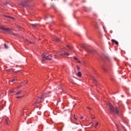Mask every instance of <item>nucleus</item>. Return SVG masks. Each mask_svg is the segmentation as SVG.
Listing matches in <instances>:
<instances>
[{
    "mask_svg": "<svg viewBox=\"0 0 131 131\" xmlns=\"http://www.w3.org/2000/svg\"><path fill=\"white\" fill-rule=\"evenodd\" d=\"M21 87H22V85H21L20 86H18V87H17V89H19Z\"/></svg>",
    "mask_w": 131,
    "mask_h": 131,
    "instance_id": "f704fd0d",
    "label": "nucleus"
},
{
    "mask_svg": "<svg viewBox=\"0 0 131 131\" xmlns=\"http://www.w3.org/2000/svg\"><path fill=\"white\" fill-rule=\"evenodd\" d=\"M83 118V117H82L81 118V119H82Z\"/></svg>",
    "mask_w": 131,
    "mask_h": 131,
    "instance_id": "79ce46f5",
    "label": "nucleus"
},
{
    "mask_svg": "<svg viewBox=\"0 0 131 131\" xmlns=\"http://www.w3.org/2000/svg\"><path fill=\"white\" fill-rule=\"evenodd\" d=\"M13 92H14L13 90H11L10 93H11V94H12V93H13Z\"/></svg>",
    "mask_w": 131,
    "mask_h": 131,
    "instance_id": "c756f323",
    "label": "nucleus"
},
{
    "mask_svg": "<svg viewBox=\"0 0 131 131\" xmlns=\"http://www.w3.org/2000/svg\"><path fill=\"white\" fill-rule=\"evenodd\" d=\"M74 118L75 120H77V118L75 117V115H74Z\"/></svg>",
    "mask_w": 131,
    "mask_h": 131,
    "instance_id": "ea45409f",
    "label": "nucleus"
},
{
    "mask_svg": "<svg viewBox=\"0 0 131 131\" xmlns=\"http://www.w3.org/2000/svg\"><path fill=\"white\" fill-rule=\"evenodd\" d=\"M47 97V95L46 94V93H43V94H42V95H41V96L39 97V98H38V99L37 100V101L38 102V103H41V99H44L45 98Z\"/></svg>",
    "mask_w": 131,
    "mask_h": 131,
    "instance_id": "7ed1b4c3",
    "label": "nucleus"
},
{
    "mask_svg": "<svg viewBox=\"0 0 131 131\" xmlns=\"http://www.w3.org/2000/svg\"><path fill=\"white\" fill-rule=\"evenodd\" d=\"M4 47H5V48L6 49L9 48V47L6 43H4Z\"/></svg>",
    "mask_w": 131,
    "mask_h": 131,
    "instance_id": "9b49d317",
    "label": "nucleus"
},
{
    "mask_svg": "<svg viewBox=\"0 0 131 131\" xmlns=\"http://www.w3.org/2000/svg\"><path fill=\"white\" fill-rule=\"evenodd\" d=\"M4 16L5 17L10 18V19H14V18L13 17H11V16H10L4 15Z\"/></svg>",
    "mask_w": 131,
    "mask_h": 131,
    "instance_id": "423d86ee",
    "label": "nucleus"
},
{
    "mask_svg": "<svg viewBox=\"0 0 131 131\" xmlns=\"http://www.w3.org/2000/svg\"><path fill=\"white\" fill-rule=\"evenodd\" d=\"M77 70H78V71L80 70V68H79V67H78V66H77Z\"/></svg>",
    "mask_w": 131,
    "mask_h": 131,
    "instance_id": "473e14b6",
    "label": "nucleus"
},
{
    "mask_svg": "<svg viewBox=\"0 0 131 131\" xmlns=\"http://www.w3.org/2000/svg\"><path fill=\"white\" fill-rule=\"evenodd\" d=\"M17 27L18 28H20V26H18V25H17Z\"/></svg>",
    "mask_w": 131,
    "mask_h": 131,
    "instance_id": "4c0bfd02",
    "label": "nucleus"
},
{
    "mask_svg": "<svg viewBox=\"0 0 131 131\" xmlns=\"http://www.w3.org/2000/svg\"><path fill=\"white\" fill-rule=\"evenodd\" d=\"M73 58L75 59L76 60H78V59L76 56H73Z\"/></svg>",
    "mask_w": 131,
    "mask_h": 131,
    "instance_id": "f3484780",
    "label": "nucleus"
},
{
    "mask_svg": "<svg viewBox=\"0 0 131 131\" xmlns=\"http://www.w3.org/2000/svg\"><path fill=\"white\" fill-rule=\"evenodd\" d=\"M17 81V80H16V77H14V79H13V81H11V82H13V81Z\"/></svg>",
    "mask_w": 131,
    "mask_h": 131,
    "instance_id": "ddd939ff",
    "label": "nucleus"
},
{
    "mask_svg": "<svg viewBox=\"0 0 131 131\" xmlns=\"http://www.w3.org/2000/svg\"><path fill=\"white\" fill-rule=\"evenodd\" d=\"M66 55V53H61V55H60V56H65Z\"/></svg>",
    "mask_w": 131,
    "mask_h": 131,
    "instance_id": "dca6fc26",
    "label": "nucleus"
},
{
    "mask_svg": "<svg viewBox=\"0 0 131 131\" xmlns=\"http://www.w3.org/2000/svg\"><path fill=\"white\" fill-rule=\"evenodd\" d=\"M6 124H7V125H9V122H8V120H6Z\"/></svg>",
    "mask_w": 131,
    "mask_h": 131,
    "instance_id": "412c9836",
    "label": "nucleus"
},
{
    "mask_svg": "<svg viewBox=\"0 0 131 131\" xmlns=\"http://www.w3.org/2000/svg\"><path fill=\"white\" fill-rule=\"evenodd\" d=\"M23 97V96H17V97H16V98L17 99H19V98H22Z\"/></svg>",
    "mask_w": 131,
    "mask_h": 131,
    "instance_id": "a878e982",
    "label": "nucleus"
},
{
    "mask_svg": "<svg viewBox=\"0 0 131 131\" xmlns=\"http://www.w3.org/2000/svg\"><path fill=\"white\" fill-rule=\"evenodd\" d=\"M87 108H88L89 110H92V108H91V107H89V106H87Z\"/></svg>",
    "mask_w": 131,
    "mask_h": 131,
    "instance_id": "7c9ffc66",
    "label": "nucleus"
},
{
    "mask_svg": "<svg viewBox=\"0 0 131 131\" xmlns=\"http://www.w3.org/2000/svg\"><path fill=\"white\" fill-rule=\"evenodd\" d=\"M112 42H115V43H116V45H119L118 41H116V40H115V39H112Z\"/></svg>",
    "mask_w": 131,
    "mask_h": 131,
    "instance_id": "0eeeda50",
    "label": "nucleus"
},
{
    "mask_svg": "<svg viewBox=\"0 0 131 131\" xmlns=\"http://www.w3.org/2000/svg\"><path fill=\"white\" fill-rule=\"evenodd\" d=\"M92 78L93 79V80H94V81H95L96 82H97V81L96 80V79L93 76H92Z\"/></svg>",
    "mask_w": 131,
    "mask_h": 131,
    "instance_id": "4be33fe9",
    "label": "nucleus"
},
{
    "mask_svg": "<svg viewBox=\"0 0 131 131\" xmlns=\"http://www.w3.org/2000/svg\"><path fill=\"white\" fill-rule=\"evenodd\" d=\"M53 57L52 54H50L49 56H46V54L45 53H43L42 54V61H45L47 60H51L52 58Z\"/></svg>",
    "mask_w": 131,
    "mask_h": 131,
    "instance_id": "f03ea898",
    "label": "nucleus"
},
{
    "mask_svg": "<svg viewBox=\"0 0 131 131\" xmlns=\"http://www.w3.org/2000/svg\"><path fill=\"white\" fill-rule=\"evenodd\" d=\"M77 61H78V62L79 63H81V61H80V60H77Z\"/></svg>",
    "mask_w": 131,
    "mask_h": 131,
    "instance_id": "c9c22d12",
    "label": "nucleus"
},
{
    "mask_svg": "<svg viewBox=\"0 0 131 131\" xmlns=\"http://www.w3.org/2000/svg\"><path fill=\"white\" fill-rule=\"evenodd\" d=\"M20 5H21L22 6H25V4H21Z\"/></svg>",
    "mask_w": 131,
    "mask_h": 131,
    "instance_id": "cd10ccee",
    "label": "nucleus"
},
{
    "mask_svg": "<svg viewBox=\"0 0 131 131\" xmlns=\"http://www.w3.org/2000/svg\"><path fill=\"white\" fill-rule=\"evenodd\" d=\"M99 123L98 122L96 123V124L95 125V128L97 127V126L98 125Z\"/></svg>",
    "mask_w": 131,
    "mask_h": 131,
    "instance_id": "393cba45",
    "label": "nucleus"
},
{
    "mask_svg": "<svg viewBox=\"0 0 131 131\" xmlns=\"http://www.w3.org/2000/svg\"><path fill=\"white\" fill-rule=\"evenodd\" d=\"M108 109L112 112L113 113H116V114L118 115L120 112V108L118 107V106H116V107H114L111 104H108Z\"/></svg>",
    "mask_w": 131,
    "mask_h": 131,
    "instance_id": "f257e3e1",
    "label": "nucleus"
},
{
    "mask_svg": "<svg viewBox=\"0 0 131 131\" xmlns=\"http://www.w3.org/2000/svg\"><path fill=\"white\" fill-rule=\"evenodd\" d=\"M82 48H83L84 49H85V51L87 52H90L91 53H93V51L91 50H89L88 48H85L84 46H81Z\"/></svg>",
    "mask_w": 131,
    "mask_h": 131,
    "instance_id": "39448f33",
    "label": "nucleus"
},
{
    "mask_svg": "<svg viewBox=\"0 0 131 131\" xmlns=\"http://www.w3.org/2000/svg\"><path fill=\"white\" fill-rule=\"evenodd\" d=\"M60 40V38L59 37H56V40L59 41Z\"/></svg>",
    "mask_w": 131,
    "mask_h": 131,
    "instance_id": "5701e85b",
    "label": "nucleus"
},
{
    "mask_svg": "<svg viewBox=\"0 0 131 131\" xmlns=\"http://www.w3.org/2000/svg\"><path fill=\"white\" fill-rule=\"evenodd\" d=\"M67 47L70 50H73V48H71V47H70L69 45H67Z\"/></svg>",
    "mask_w": 131,
    "mask_h": 131,
    "instance_id": "4468645a",
    "label": "nucleus"
},
{
    "mask_svg": "<svg viewBox=\"0 0 131 131\" xmlns=\"http://www.w3.org/2000/svg\"><path fill=\"white\" fill-rule=\"evenodd\" d=\"M37 103H38V101H37V100H36V101H35V103H34L33 105H37Z\"/></svg>",
    "mask_w": 131,
    "mask_h": 131,
    "instance_id": "b1692460",
    "label": "nucleus"
},
{
    "mask_svg": "<svg viewBox=\"0 0 131 131\" xmlns=\"http://www.w3.org/2000/svg\"><path fill=\"white\" fill-rule=\"evenodd\" d=\"M4 4H5V5H7L8 4V3L6 2H5V3H4Z\"/></svg>",
    "mask_w": 131,
    "mask_h": 131,
    "instance_id": "bb28decb",
    "label": "nucleus"
},
{
    "mask_svg": "<svg viewBox=\"0 0 131 131\" xmlns=\"http://www.w3.org/2000/svg\"><path fill=\"white\" fill-rule=\"evenodd\" d=\"M77 75L79 76V77H81L82 76V73L80 71H79L77 73Z\"/></svg>",
    "mask_w": 131,
    "mask_h": 131,
    "instance_id": "1a4fd4ad",
    "label": "nucleus"
},
{
    "mask_svg": "<svg viewBox=\"0 0 131 131\" xmlns=\"http://www.w3.org/2000/svg\"><path fill=\"white\" fill-rule=\"evenodd\" d=\"M31 26L34 28H36L37 25L36 24H32Z\"/></svg>",
    "mask_w": 131,
    "mask_h": 131,
    "instance_id": "9d476101",
    "label": "nucleus"
},
{
    "mask_svg": "<svg viewBox=\"0 0 131 131\" xmlns=\"http://www.w3.org/2000/svg\"><path fill=\"white\" fill-rule=\"evenodd\" d=\"M1 23V22L0 21V24Z\"/></svg>",
    "mask_w": 131,
    "mask_h": 131,
    "instance_id": "37998d69",
    "label": "nucleus"
},
{
    "mask_svg": "<svg viewBox=\"0 0 131 131\" xmlns=\"http://www.w3.org/2000/svg\"><path fill=\"white\" fill-rule=\"evenodd\" d=\"M117 129H118V131H121L120 129L119 128L118 125H117Z\"/></svg>",
    "mask_w": 131,
    "mask_h": 131,
    "instance_id": "a211bd4d",
    "label": "nucleus"
},
{
    "mask_svg": "<svg viewBox=\"0 0 131 131\" xmlns=\"http://www.w3.org/2000/svg\"><path fill=\"white\" fill-rule=\"evenodd\" d=\"M21 91H18V92L16 93V95H19V94H21Z\"/></svg>",
    "mask_w": 131,
    "mask_h": 131,
    "instance_id": "2eb2a0df",
    "label": "nucleus"
},
{
    "mask_svg": "<svg viewBox=\"0 0 131 131\" xmlns=\"http://www.w3.org/2000/svg\"><path fill=\"white\" fill-rule=\"evenodd\" d=\"M95 119V117H92V119Z\"/></svg>",
    "mask_w": 131,
    "mask_h": 131,
    "instance_id": "a19ab883",
    "label": "nucleus"
},
{
    "mask_svg": "<svg viewBox=\"0 0 131 131\" xmlns=\"http://www.w3.org/2000/svg\"><path fill=\"white\" fill-rule=\"evenodd\" d=\"M11 34L13 35H14V36H17V34H15V33H11Z\"/></svg>",
    "mask_w": 131,
    "mask_h": 131,
    "instance_id": "6ab92c4d",
    "label": "nucleus"
},
{
    "mask_svg": "<svg viewBox=\"0 0 131 131\" xmlns=\"http://www.w3.org/2000/svg\"><path fill=\"white\" fill-rule=\"evenodd\" d=\"M24 83H25V84H26L27 83V81H24Z\"/></svg>",
    "mask_w": 131,
    "mask_h": 131,
    "instance_id": "c85d7f7f",
    "label": "nucleus"
},
{
    "mask_svg": "<svg viewBox=\"0 0 131 131\" xmlns=\"http://www.w3.org/2000/svg\"><path fill=\"white\" fill-rule=\"evenodd\" d=\"M20 72V70H18L17 71H14V73H19Z\"/></svg>",
    "mask_w": 131,
    "mask_h": 131,
    "instance_id": "aec40b11",
    "label": "nucleus"
},
{
    "mask_svg": "<svg viewBox=\"0 0 131 131\" xmlns=\"http://www.w3.org/2000/svg\"><path fill=\"white\" fill-rule=\"evenodd\" d=\"M114 59H115V60H117V58L116 57L114 58Z\"/></svg>",
    "mask_w": 131,
    "mask_h": 131,
    "instance_id": "58836bf2",
    "label": "nucleus"
},
{
    "mask_svg": "<svg viewBox=\"0 0 131 131\" xmlns=\"http://www.w3.org/2000/svg\"><path fill=\"white\" fill-rule=\"evenodd\" d=\"M59 57H60V56H57L56 55H54L55 59H58Z\"/></svg>",
    "mask_w": 131,
    "mask_h": 131,
    "instance_id": "f8f14e48",
    "label": "nucleus"
},
{
    "mask_svg": "<svg viewBox=\"0 0 131 131\" xmlns=\"http://www.w3.org/2000/svg\"><path fill=\"white\" fill-rule=\"evenodd\" d=\"M66 55L67 56H69L70 55V54L68 53H66Z\"/></svg>",
    "mask_w": 131,
    "mask_h": 131,
    "instance_id": "72a5a7b5",
    "label": "nucleus"
},
{
    "mask_svg": "<svg viewBox=\"0 0 131 131\" xmlns=\"http://www.w3.org/2000/svg\"><path fill=\"white\" fill-rule=\"evenodd\" d=\"M103 71H104V72H106V70L105 68H103Z\"/></svg>",
    "mask_w": 131,
    "mask_h": 131,
    "instance_id": "2f4dec72",
    "label": "nucleus"
},
{
    "mask_svg": "<svg viewBox=\"0 0 131 131\" xmlns=\"http://www.w3.org/2000/svg\"><path fill=\"white\" fill-rule=\"evenodd\" d=\"M0 29L5 31H11V29L10 28H5V27H3V26H1Z\"/></svg>",
    "mask_w": 131,
    "mask_h": 131,
    "instance_id": "20e7f679",
    "label": "nucleus"
},
{
    "mask_svg": "<svg viewBox=\"0 0 131 131\" xmlns=\"http://www.w3.org/2000/svg\"><path fill=\"white\" fill-rule=\"evenodd\" d=\"M94 124V123L92 122L91 123H90V125H91V126H92Z\"/></svg>",
    "mask_w": 131,
    "mask_h": 131,
    "instance_id": "e433bc0d",
    "label": "nucleus"
},
{
    "mask_svg": "<svg viewBox=\"0 0 131 131\" xmlns=\"http://www.w3.org/2000/svg\"><path fill=\"white\" fill-rule=\"evenodd\" d=\"M14 71V69H8V70H6V72L7 73H8V72H10L11 71Z\"/></svg>",
    "mask_w": 131,
    "mask_h": 131,
    "instance_id": "6e6552de",
    "label": "nucleus"
}]
</instances>
